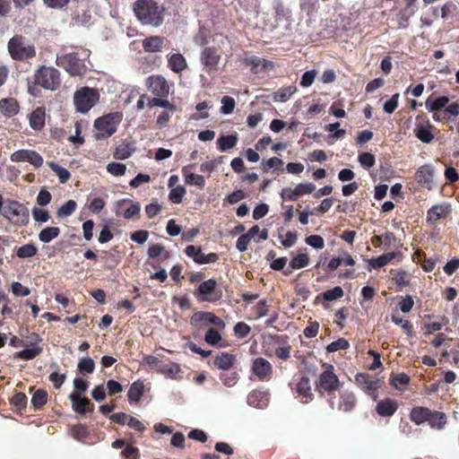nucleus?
<instances>
[{"label": "nucleus", "mask_w": 459, "mask_h": 459, "mask_svg": "<svg viewBox=\"0 0 459 459\" xmlns=\"http://www.w3.org/2000/svg\"><path fill=\"white\" fill-rule=\"evenodd\" d=\"M134 12L143 24L158 27L163 22L165 8L152 0H136Z\"/></svg>", "instance_id": "obj_1"}, {"label": "nucleus", "mask_w": 459, "mask_h": 459, "mask_svg": "<svg viewBox=\"0 0 459 459\" xmlns=\"http://www.w3.org/2000/svg\"><path fill=\"white\" fill-rule=\"evenodd\" d=\"M87 57H89L87 51L61 54L56 56V64L65 70L71 76H77L86 72L85 59Z\"/></svg>", "instance_id": "obj_2"}, {"label": "nucleus", "mask_w": 459, "mask_h": 459, "mask_svg": "<svg viewBox=\"0 0 459 459\" xmlns=\"http://www.w3.org/2000/svg\"><path fill=\"white\" fill-rule=\"evenodd\" d=\"M8 53L14 60H25L36 55L35 47L22 35L11 38L7 44Z\"/></svg>", "instance_id": "obj_3"}, {"label": "nucleus", "mask_w": 459, "mask_h": 459, "mask_svg": "<svg viewBox=\"0 0 459 459\" xmlns=\"http://www.w3.org/2000/svg\"><path fill=\"white\" fill-rule=\"evenodd\" d=\"M34 81L45 90L56 91L61 83L60 73L52 66L41 65L35 72Z\"/></svg>", "instance_id": "obj_4"}, {"label": "nucleus", "mask_w": 459, "mask_h": 459, "mask_svg": "<svg viewBox=\"0 0 459 459\" xmlns=\"http://www.w3.org/2000/svg\"><path fill=\"white\" fill-rule=\"evenodd\" d=\"M3 215L5 219L17 226H24L28 224L30 221L29 209L24 204L13 200H8L6 202Z\"/></svg>", "instance_id": "obj_5"}, {"label": "nucleus", "mask_w": 459, "mask_h": 459, "mask_svg": "<svg viewBox=\"0 0 459 459\" xmlns=\"http://www.w3.org/2000/svg\"><path fill=\"white\" fill-rule=\"evenodd\" d=\"M121 119L122 116L118 112L109 113L97 118L94 122V126L98 131L95 137L102 139L112 135L117 131V125L121 122Z\"/></svg>", "instance_id": "obj_6"}, {"label": "nucleus", "mask_w": 459, "mask_h": 459, "mask_svg": "<svg viewBox=\"0 0 459 459\" xmlns=\"http://www.w3.org/2000/svg\"><path fill=\"white\" fill-rule=\"evenodd\" d=\"M100 95L97 90L84 87L75 91L74 103L78 112L87 113L99 100Z\"/></svg>", "instance_id": "obj_7"}, {"label": "nucleus", "mask_w": 459, "mask_h": 459, "mask_svg": "<svg viewBox=\"0 0 459 459\" xmlns=\"http://www.w3.org/2000/svg\"><path fill=\"white\" fill-rule=\"evenodd\" d=\"M10 159L13 162H27L39 169L42 166L44 160L42 156L34 150L22 149L13 152Z\"/></svg>", "instance_id": "obj_8"}, {"label": "nucleus", "mask_w": 459, "mask_h": 459, "mask_svg": "<svg viewBox=\"0 0 459 459\" xmlns=\"http://www.w3.org/2000/svg\"><path fill=\"white\" fill-rule=\"evenodd\" d=\"M325 369L320 374L317 388L323 389L326 392H333L339 387V379L333 371L332 365H325Z\"/></svg>", "instance_id": "obj_9"}, {"label": "nucleus", "mask_w": 459, "mask_h": 459, "mask_svg": "<svg viewBox=\"0 0 459 459\" xmlns=\"http://www.w3.org/2000/svg\"><path fill=\"white\" fill-rule=\"evenodd\" d=\"M141 211V205L138 202L130 199H122L116 204V215L122 216L126 220L137 218Z\"/></svg>", "instance_id": "obj_10"}, {"label": "nucleus", "mask_w": 459, "mask_h": 459, "mask_svg": "<svg viewBox=\"0 0 459 459\" xmlns=\"http://www.w3.org/2000/svg\"><path fill=\"white\" fill-rule=\"evenodd\" d=\"M217 281L214 279H209L202 282L195 291V295L199 300L213 302L221 298L220 294L215 292Z\"/></svg>", "instance_id": "obj_11"}, {"label": "nucleus", "mask_w": 459, "mask_h": 459, "mask_svg": "<svg viewBox=\"0 0 459 459\" xmlns=\"http://www.w3.org/2000/svg\"><path fill=\"white\" fill-rule=\"evenodd\" d=\"M220 59L221 56L215 48H204L200 54V61L206 72L215 71Z\"/></svg>", "instance_id": "obj_12"}, {"label": "nucleus", "mask_w": 459, "mask_h": 459, "mask_svg": "<svg viewBox=\"0 0 459 459\" xmlns=\"http://www.w3.org/2000/svg\"><path fill=\"white\" fill-rule=\"evenodd\" d=\"M147 87L153 95L158 97H167L169 93L168 82L161 75L148 77Z\"/></svg>", "instance_id": "obj_13"}, {"label": "nucleus", "mask_w": 459, "mask_h": 459, "mask_svg": "<svg viewBox=\"0 0 459 459\" xmlns=\"http://www.w3.org/2000/svg\"><path fill=\"white\" fill-rule=\"evenodd\" d=\"M260 232V239L266 240L268 238V230L266 229L260 230L259 226H253L246 234L241 235L236 244V247L239 252H245L247 249L250 239L256 236V233Z\"/></svg>", "instance_id": "obj_14"}, {"label": "nucleus", "mask_w": 459, "mask_h": 459, "mask_svg": "<svg viewBox=\"0 0 459 459\" xmlns=\"http://www.w3.org/2000/svg\"><path fill=\"white\" fill-rule=\"evenodd\" d=\"M185 253L188 257H191L195 263L198 264H206L214 263L218 259V255L215 253H210L208 255H204L202 252L200 247L195 246H187L185 249Z\"/></svg>", "instance_id": "obj_15"}, {"label": "nucleus", "mask_w": 459, "mask_h": 459, "mask_svg": "<svg viewBox=\"0 0 459 459\" xmlns=\"http://www.w3.org/2000/svg\"><path fill=\"white\" fill-rule=\"evenodd\" d=\"M252 371L259 380H269L273 375L272 364L264 358H257L253 360Z\"/></svg>", "instance_id": "obj_16"}, {"label": "nucleus", "mask_w": 459, "mask_h": 459, "mask_svg": "<svg viewBox=\"0 0 459 459\" xmlns=\"http://www.w3.org/2000/svg\"><path fill=\"white\" fill-rule=\"evenodd\" d=\"M244 63L250 66L251 70L255 74L270 72L274 67L272 61L255 56H247L244 59Z\"/></svg>", "instance_id": "obj_17"}, {"label": "nucleus", "mask_w": 459, "mask_h": 459, "mask_svg": "<svg viewBox=\"0 0 459 459\" xmlns=\"http://www.w3.org/2000/svg\"><path fill=\"white\" fill-rule=\"evenodd\" d=\"M434 175L435 170L433 166L426 164L418 169L415 177L420 185L428 189H432L434 186Z\"/></svg>", "instance_id": "obj_18"}, {"label": "nucleus", "mask_w": 459, "mask_h": 459, "mask_svg": "<svg viewBox=\"0 0 459 459\" xmlns=\"http://www.w3.org/2000/svg\"><path fill=\"white\" fill-rule=\"evenodd\" d=\"M356 381L368 395L372 396L373 399L377 398V390L380 386L379 379L366 374H357Z\"/></svg>", "instance_id": "obj_19"}, {"label": "nucleus", "mask_w": 459, "mask_h": 459, "mask_svg": "<svg viewBox=\"0 0 459 459\" xmlns=\"http://www.w3.org/2000/svg\"><path fill=\"white\" fill-rule=\"evenodd\" d=\"M296 398L299 399L302 403H307L313 399L309 378L302 377L294 388Z\"/></svg>", "instance_id": "obj_20"}, {"label": "nucleus", "mask_w": 459, "mask_h": 459, "mask_svg": "<svg viewBox=\"0 0 459 459\" xmlns=\"http://www.w3.org/2000/svg\"><path fill=\"white\" fill-rule=\"evenodd\" d=\"M451 212L450 204L446 203L435 204L428 211L427 221L436 223L440 219L446 218Z\"/></svg>", "instance_id": "obj_21"}, {"label": "nucleus", "mask_w": 459, "mask_h": 459, "mask_svg": "<svg viewBox=\"0 0 459 459\" xmlns=\"http://www.w3.org/2000/svg\"><path fill=\"white\" fill-rule=\"evenodd\" d=\"M399 404L393 399H384L377 403L376 411L382 417H391L397 411Z\"/></svg>", "instance_id": "obj_22"}, {"label": "nucleus", "mask_w": 459, "mask_h": 459, "mask_svg": "<svg viewBox=\"0 0 459 459\" xmlns=\"http://www.w3.org/2000/svg\"><path fill=\"white\" fill-rule=\"evenodd\" d=\"M432 411L427 407L416 406L411 410L410 420L416 425L428 422Z\"/></svg>", "instance_id": "obj_23"}, {"label": "nucleus", "mask_w": 459, "mask_h": 459, "mask_svg": "<svg viewBox=\"0 0 459 459\" xmlns=\"http://www.w3.org/2000/svg\"><path fill=\"white\" fill-rule=\"evenodd\" d=\"M433 126L429 122L421 123L416 126L414 128L415 136L424 143H429L434 139V135L431 132Z\"/></svg>", "instance_id": "obj_24"}, {"label": "nucleus", "mask_w": 459, "mask_h": 459, "mask_svg": "<svg viewBox=\"0 0 459 459\" xmlns=\"http://www.w3.org/2000/svg\"><path fill=\"white\" fill-rule=\"evenodd\" d=\"M0 112L4 117H13L19 112L18 101L13 98L0 100Z\"/></svg>", "instance_id": "obj_25"}, {"label": "nucleus", "mask_w": 459, "mask_h": 459, "mask_svg": "<svg viewBox=\"0 0 459 459\" xmlns=\"http://www.w3.org/2000/svg\"><path fill=\"white\" fill-rule=\"evenodd\" d=\"M69 400L73 404V410L77 413L83 414L87 411H93V405H91L90 401L86 398H82V396L69 395Z\"/></svg>", "instance_id": "obj_26"}, {"label": "nucleus", "mask_w": 459, "mask_h": 459, "mask_svg": "<svg viewBox=\"0 0 459 459\" xmlns=\"http://www.w3.org/2000/svg\"><path fill=\"white\" fill-rule=\"evenodd\" d=\"M180 371L181 368L179 364L169 361V363L161 362L160 364H159L157 372L161 375H164L168 378L174 379L177 377Z\"/></svg>", "instance_id": "obj_27"}, {"label": "nucleus", "mask_w": 459, "mask_h": 459, "mask_svg": "<svg viewBox=\"0 0 459 459\" xmlns=\"http://www.w3.org/2000/svg\"><path fill=\"white\" fill-rule=\"evenodd\" d=\"M46 113L43 108H37L29 118L30 126L34 130H40L45 126Z\"/></svg>", "instance_id": "obj_28"}, {"label": "nucleus", "mask_w": 459, "mask_h": 459, "mask_svg": "<svg viewBox=\"0 0 459 459\" xmlns=\"http://www.w3.org/2000/svg\"><path fill=\"white\" fill-rule=\"evenodd\" d=\"M356 405V397L353 393L345 391L342 393L338 410L349 412L353 410Z\"/></svg>", "instance_id": "obj_29"}, {"label": "nucleus", "mask_w": 459, "mask_h": 459, "mask_svg": "<svg viewBox=\"0 0 459 459\" xmlns=\"http://www.w3.org/2000/svg\"><path fill=\"white\" fill-rule=\"evenodd\" d=\"M447 421L446 413L437 411H432V415L429 416V424L433 429L442 430L445 429Z\"/></svg>", "instance_id": "obj_30"}, {"label": "nucleus", "mask_w": 459, "mask_h": 459, "mask_svg": "<svg viewBox=\"0 0 459 459\" xmlns=\"http://www.w3.org/2000/svg\"><path fill=\"white\" fill-rule=\"evenodd\" d=\"M449 99L446 96H440L436 99L429 97L425 102V107L429 112H436L446 108Z\"/></svg>", "instance_id": "obj_31"}, {"label": "nucleus", "mask_w": 459, "mask_h": 459, "mask_svg": "<svg viewBox=\"0 0 459 459\" xmlns=\"http://www.w3.org/2000/svg\"><path fill=\"white\" fill-rule=\"evenodd\" d=\"M169 68L177 74L181 73L187 67L186 58L179 53L173 54L168 60Z\"/></svg>", "instance_id": "obj_32"}, {"label": "nucleus", "mask_w": 459, "mask_h": 459, "mask_svg": "<svg viewBox=\"0 0 459 459\" xmlns=\"http://www.w3.org/2000/svg\"><path fill=\"white\" fill-rule=\"evenodd\" d=\"M235 362V357L228 352H222L214 359V365L222 370L230 369Z\"/></svg>", "instance_id": "obj_33"}, {"label": "nucleus", "mask_w": 459, "mask_h": 459, "mask_svg": "<svg viewBox=\"0 0 459 459\" xmlns=\"http://www.w3.org/2000/svg\"><path fill=\"white\" fill-rule=\"evenodd\" d=\"M267 394L262 391H253L247 397V403L254 407L262 408L267 404Z\"/></svg>", "instance_id": "obj_34"}, {"label": "nucleus", "mask_w": 459, "mask_h": 459, "mask_svg": "<svg viewBox=\"0 0 459 459\" xmlns=\"http://www.w3.org/2000/svg\"><path fill=\"white\" fill-rule=\"evenodd\" d=\"M144 392V385L142 381L138 380L134 382L127 393L128 400L130 403H137L140 401Z\"/></svg>", "instance_id": "obj_35"}, {"label": "nucleus", "mask_w": 459, "mask_h": 459, "mask_svg": "<svg viewBox=\"0 0 459 459\" xmlns=\"http://www.w3.org/2000/svg\"><path fill=\"white\" fill-rule=\"evenodd\" d=\"M183 174L185 177L186 184L189 186H195L200 188H203L204 186L205 179L204 176L192 172H187L186 168L183 169Z\"/></svg>", "instance_id": "obj_36"}, {"label": "nucleus", "mask_w": 459, "mask_h": 459, "mask_svg": "<svg viewBox=\"0 0 459 459\" xmlns=\"http://www.w3.org/2000/svg\"><path fill=\"white\" fill-rule=\"evenodd\" d=\"M194 317L197 320H204L209 324L214 325L221 329L225 327L223 320L210 312H200L195 314Z\"/></svg>", "instance_id": "obj_37"}, {"label": "nucleus", "mask_w": 459, "mask_h": 459, "mask_svg": "<svg viewBox=\"0 0 459 459\" xmlns=\"http://www.w3.org/2000/svg\"><path fill=\"white\" fill-rule=\"evenodd\" d=\"M163 43V38L159 36H152L145 39L143 41V47L147 52L160 51Z\"/></svg>", "instance_id": "obj_38"}, {"label": "nucleus", "mask_w": 459, "mask_h": 459, "mask_svg": "<svg viewBox=\"0 0 459 459\" xmlns=\"http://www.w3.org/2000/svg\"><path fill=\"white\" fill-rule=\"evenodd\" d=\"M238 137L233 134L221 136L217 139V146L221 152H226L236 146Z\"/></svg>", "instance_id": "obj_39"}, {"label": "nucleus", "mask_w": 459, "mask_h": 459, "mask_svg": "<svg viewBox=\"0 0 459 459\" xmlns=\"http://www.w3.org/2000/svg\"><path fill=\"white\" fill-rule=\"evenodd\" d=\"M60 234L58 227H46L39 233V239L43 243H48Z\"/></svg>", "instance_id": "obj_40"}, {"label": "nucleus", "mask_w": 459, "mask_h": 459, "mask_svg": "<svg viewBox=\"0 0 459 459\" xmlns=\"http://www.w3.org/2000/svg\"><path fill=\"white\" fill-rule=\"evenodd\" d=\"M395 255L396 254L394 252L384 254L377 258L370 259L369 264L373 269L381 268L389 264L395 257Z\"/></svg>", "instance_id": "obj_41"}, {"label": "nucleus", "mask_w": 459, "mask_h": 459, "mask_svg": "<svg viewBox=\"0 0 459 459\" xmlns=\"http://www.w3.org/2000/svg\"><path fill=\"white\" fill-rule=\"evenodd\" d=\"M134 150L131 144L121 143L116 148L114 158L117 160H126L134 153Z\"/></svg>", "instance_id": "obj_42"}, {"label": "nucleus", "mask_w": 459, "mask_h": 459, "mask_svg": "<svg viewBox=\"0 0 459 459\" xmlns=\"http://www.w3.org/2000/svg\"><path fill=\"white\" fill-rule=\"evenodd\" d=\"M42 352V348L37 345H33L30 348L24 349L19 352H17V358L23 360H30L36 358Z\"/></svg>", "instance_id": "obj_43"}, {"label": "nucleus", "mask_w": 459, "mask_h": 459, "mask_svg": "<svg viewBox=\"0 0 459 459\" xmlns=\"http://www.w3.org/2000/svg\"><path fill=\"white\" fill-rule=\"evenodd\" d=\"M49 168L56 173L61 183H65L71 177L70 172L64 167L54 161L48 162Z\"/></svg>", "instance_id": "obj_44"}, {"label": "nucleus", "mask_w": 459, "mask_h": 459, "mask_svg": "<svg viewBox=\"0 0 459 459\" xmlns=\"http://www.w3.org/2000/svg\"><path fill=\"white\" fill-rule=\"evenodd\" d=\"M297 91L295 86H287L281 90L273 95V100L275 101L285 102L287 101Z\"/></svg>", "instance_id": "obj_45"}, {"label": "nucleus", "mask_w": 459, "mask_h": 459, "mask_svg": "<svg viewBox=\"0 0 459 459\" xmlns=\"http://www.w3.org/2000/svg\"><path fill=\"white\" fill-rule=\"evenodd\" d=\"M77 204L74 200H69L57 210V216L59 218H66L71 216L76 210Z\"/></svg>", "instance_id": "obj_46"}, {"label": "nucleus", "mask_w": 459, "mask_h": 459, "mask_svg": "<svg viewBox=\"0 0 459 459\" xmlns=\"http://www.w3.org/2000/svg\"><path fill=\"white\" fill-rule=\"evenodd\" d=\"M77 368L81 372L91 374L95 369V362L90 357H82L78 362Z\"/></svg>", "instance_id": "obj_47"}, {"label": "nucleus", "mask_w": 459, "mask_h": 459, "mask_svg": "<svg viewBox=\"0 0 459 459\" xmlns=\"http://www.w3.org/2000/svg\"><path fill=\"white\" fill-rule=\"evenodd\" d=\"M37 251L38 249L33 244H26L17 249L16 255L20 258H30L37 254Z\"/></svg>", "instance_id": "obj_48"}, {"label": "nucleus", "mask_w": 459, "mask_h": 459, "mask_svg": "<svg viewBox=\"0 0 459 459\" xmlns=\"http://www.w3.org/2000/svg\"><path fill=\"white\" fill-rule=\"evenodd\" d=\"M315 189L316 186L310 182L299 183L294 187L295 195L298 197V199L304 195L313 193Z\"/></svg>", "instance_id": "obj_49"}, {"label": "nucleus", "mask_w": 459, "mask_h": 459, "mask_svg": "<svg viewBox=\"0 0 459 459\" xmlns=\"http://www.w3.org/2000/svg\"><path fill=\"white\" fill-rule=\"evenodd\" d=\"M308 264V256L307 254H299L296 256H294L290 263V266L293 270H298L304 268Z\"/></svg>", "instance_id": "obj_50"}, {"label": "nucleus", "mask_w": 459, "mask_h": 459, "mask_svg": "<svg viewBox=\"0 0 459 459\" xmlns=\"http://www.w3.org/2000/svg\"><path fill=\"white\" fill-rule=\"evenodd\" d=\"M185 195L186 188L183 186H178L170 190L169 198L173 204H180Z\"/></svg>", "instance_id": "obj_51"}, {"label": "nucleus", "mask_w": 459, "mask_h": 459, "mask_svg": "<svg viewBox=\"0 0 459 459\" xmlns=\"http://www.w3.org/2000/svg\"><path fill=\"white\" fill-rule=\"evenodd\" d=\"M107 171L115 177H121L126 174V167L118 162H109L107 165Z\"/></svg>", "instance_id": "obj_52"}, {"label": "nucleus", "mask_w": 459, "mask_h": 459, "mask_svg": "<svg viewBox=\"0 0 459 459\" xmlns=\"http://www.w3.org/2000/svg\"><path fill=\"white\" fill-rule=\"evenodd\" d=\"M349 347L350 343L346 339L339 338L326 346V351L331 353L340 350H347Z\"/></svg>", "instance_id": "obj_53"}, {"label": "nucleus", "mask_w": 459, "mask_h": 459, "mask_svg": "<svg viewBox=\"0 0 459 459\" xmlns=\"http://www.w3.org/2000/svg\"><path fill=\"white\" fill-rule=\"evenodd\" d=\"M221 112L224 115L231 114L235 108L236 102L232 97L224 96L221 100Z\"/></svg>", "instance_id": "obj_54"}, {"label": "nucleus", "mask_w": 459, "mask_h": 459, "mask_svg": "<svg viewBox=\"0 0 459 459\" xmlns=\"http://www.w3.org/2000/svg\"><path fill=\"white\" fill-rule=\"evenodd\" d=\"M74 390L69 395L82 396L88 388V383L79 377H76L73 381Z\"/></svg>", "instance_id": "obj_55"}, {"label": "nucleus", "mask_w": 459, "mask_h": 459, "mask_svg": "<svg viewBox=\"0 0 459 459\" xmlns=\"http://www.w3.org/2000/svg\"><path fill=\"white\" fill-rule=\"evenodd\" d=\"M239 376L237 372L231 373H221L220 375V379L223 383L225 386L231 387L234 386L238 381Z\"/></svg>", "instance_id": "obj_56"}, {"label": "nucleus", "mask_w": 459, "mask_h": 459, "mask_svg": "<svg viewBox=\"0 0 459 459\" xmlns=\"http://www.w3.org/2000/svg\"><path fill=\"white\" fill-rule=\"evenodd\" d=\"M48 394L44 390H37L32 397H31V403L34 407L39 408L44 405L47 403Z\"/></svg>", "instance_id": "obj_57"}, {"label": "nucleus", "mask_w": 459, "mask_h": 459, "mask_svg": "<svg viewBox=\"0 0 459 459\" xmlns=\"http://www.w3.org/2000/svg\"><path fill=\"white\" fill-rule=\"evenodd\" d=\"M305 242L307 245L316 249H323L325 247L324 238L319 235H310L306 238Z\"/></svg>", "instance_id": "obj_58"}, {"label": "nucleus", "mask_w": 459, "mask_h": 459, "mask_svg": "<svg viewBox=\"0 0 459 459\" xmlns=\"http://www.w3.org/2000/svg\"><path fill=\"white\" fill-rule=\"evenodd\" d=\"M316 74L317 72L314 69L305 72L301 76L300 85L304 88L311 86L316 77Z\"/></svg>", "instance_id": "obj_59"}, {"label": "nucleus", "mask_w": 459, "mask_h": 459, "mask_svg": "<svg viewBox=\"0 0 459 459\" xmlns=\"http://www.w3.org/2000/svg\"><path fill=\"white\" fill-rule=\"evenodd\" d=\"M342 296L343 290L340 286L334 287L333 289L328 290L323 293V298L328 301L335 300Z\"/></svg>", "instance_id": "obj_60"}, {"label": "nucleus", "mask_w": 459, "mask_h": 459, "mask_svg": "<svg viewBox=\"0 0 459 459\" xmlns=\"http://www.w3.org/2000/svg\"><path fill=\"white\" fill-rule=\"evenodd\" d=\"M359 162L362 167L369 169L375 164V156L369 152H363L359 155Z\"/></svg>", "instance_id": "obj_61"}, {"label": "nucleus", "mask_w": 459, "mask_h": 459, "mask_svg": "<svg viewBox=\"0 0 459 459\" xmlns=\"http://www.w3.org/2000/svg\"><path fill=\"white\" fill-rule=\"evenodd\" d=\"M204 340L211 345H216L221 340V336L217 330L210 328L205 333Z\"/></svg>", "instance_id": "obj_62"}, {"label": "nucleus", "mask_w": 459, "mask_h": 459, "mask_svg": "<svg viewBox=\"0 0 459 459\" xmlns=\"http://www.w3.org/2000/svg\"><path fill=\"white\" fill-rule=\"evenodd\" d=\"M11 290L12 292L18 297H26L30 293L29 288L23 286L22 283L18 281H14L12 283Z\"/></svg>", "instance_id": "obj_63"}, {"label": "nucleus", "mask_w": 459, "mask_h": 459, "mask_svg": "<svg viewBox=\"0 0 459 459\" xmlns=\"http://www.w3.org/2000/svg\"><path fill=\"white\" fill-rule=\"evenodd\" d=\"M149 238V232L144 230H139L133 232L130 236L132 241L143 245L144 244Z\"/></svg>", "instance_id": "obj_64"}]
</instances>
